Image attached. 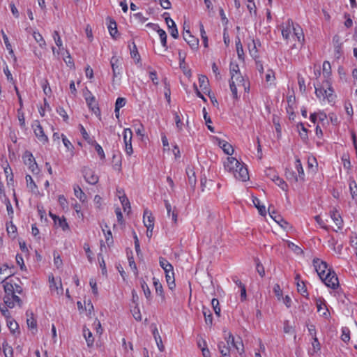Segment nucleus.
<instances>
[{
    "mask_svg": "<svg viewBox=\"0 0 357 357\" xmlns=\"http://www.w3.org/2000/svg\"><path fill=\"white\" fill-rule=\"evenodd\" d=\"M313 265L320 279L328 287L335 289L339 286V280L337 274L331 268L328 269L326 262L318 258L313 259Z\"/></svg>",
    "mask_w": 357,
    "mask_h": 357,
    "instance_id": "1",
    "label": "nucleus"
},
{
    "mask_svg": "<svg viewBox=\"0 0 357 357\" xmlns=\"http://www.w3.org/2000/svg\"><path fill=\"white\" fill-rule=\"evenodd\" d=\"M31 126L36 137L40 142L43 144L48 142V137L45 134L43 128L38 121H34Z\"/></svg>",
    "mask_w": 357,
    "mask_h": 357,
    "instance_id": "2",
    "label": "nucleus"
},
{
    "mask_svg": "<svg viewBox=\"0 0 357 357\" xmlns=\"http://www.w3.org/2000/svg\"><path fill=\"white\" fill-rule=\"evenodd\" d=\"M132 132L130 128H126L123 130V141L125 144V151L128 155H131L133 153L132 146Z\"/></svg>",
    "mask_w": 357,
    "mask_h": 357,
    "instance_id": "3",
    "label": "nucleus"
},
{
    "mask_svg": "<svg viewBox=\"0 0 357 357\" xmlns=\"http://www.w3.org/2000/svg\"><path fill=\"white\" fill-rule=\"evenodd\" d=\"M82 172L85 181L91 184L95 185L98 182V176L95 174L94 171L87 167H84Z\"/></svg>",
    "mask_w": 357,
    "mask_h": 357,
    "instance_id": "4",
    "label": "nucleus"
},
{
    "mask_svg": "<svg viewBox=\"0 0 357 357\" xmlns=\"http://www.w3.org/2000/svg\"><path fill=\"white\" fill-rule=\"evenodd\" d=\"M183 38L192 50L197 49L199 40L191 35L190 30H186L185 27L184 32L183 33Z\"/></svg>",
    "mask_w": 357,
    "mask_h": 357,
    "instance_id": "5",
    "label": "nucleus"
},
{
    "mask_svg": "<svg viewBox=\"0 0 357 357\" xmlns=\"http://www.w3.org/2000/svg\"><path fill=\"white\" fill-rule=\"evenodd\" d=\"M233 174L235 178L239 181H246L249 179L248 169L242 165H240Z\"/></svg>",
    "mask_w": 357,
    "mask_h": 357,
    "instance_id": "6",
    "label": "nucleus"
},
{
    "mask_svg": "<svg viewBox=\"0 0 357 357\" xmlns=\"http://www.w3.org/2000/svg\"><path fill=\"white\" fill-rule=\"evenodd\" d=\"M110 64L113 73V79L121 74V61L116 56H113L110 60Z\"/></svg>",
    "mask_w": 357,
    "mask_h": 357,
    "instance_id": "7",
    "label": "nucleus"
},
{
    "mask_svg": "<svg viewBox=\"0 0 357 357\" xmlns=\"http://www.w3.org/2000/svg\"><path fill=\"white\" fill-rule=\"evenodd\" d=\"M3 289L5 291V295L3 297L4 303L7 307H10L11 303H10V296H12L14 294V285L10 282H6L3 284Z\"/></svg>",
    "mask_w": 357,
    "mask_h": 357,
    "instance_id": "8",
    "label": "nucleus"
},
{
    "mask_svg": "<svg viewBox=\"0 0 357 357\" xmlns=\"http://www.w3.org/2000/svg\"><path fill=\"white\" fill-rule=\"evenodd\" d=\"M240 165L241 163L235 158L228 157L224 167L225 169L233 173Z\"/></svg>",
    "mask_w": 357,
    "mask_h": 357,
    "instance_id": "9",
    "label": "nucleus"
},
{
    "mask_svg": "<svg viewBox=\"0 0 357 357\" xmlns=\"http://www.w3.org/2000/svg\"><path fill=\"white\" fill-rule=\"evenodd\" d=\"M154 218L152 216L151 213L147 209L144 211V226L149 230L153 229L154 227Z\"/></svg>",
    "mask_w": 357,
    "mask_h": 357,
    "instance_id": "10",
    "label": "nucleus"
},
{
    "mask_svg": "<svg viewBox=\"0 0 357 357\" xmlns=\"http://www.w3.org/2000/svg\"><path fill=\"white\" fill-rule=\"evenodd\" d=\"M270 178L277 185H278L282 190H287V184L285 183V181L280 178L278 175L273 173L272 174H269Z\"/></svg>",
    "mask_w": 357,
    "mask_h": 357,
    "instance_id": "11",
    "label": "nucleus"
},
{
    "mask_svg": "<svg viewBox=\"0 0 357 357\" xmlns=\"http://www.w3.org/2000/svg\"><path fill=\"white\" fill-rule=\"evenodd\" d=\"M292 31L294 32L292 37L296 39L298 42L302 43L304 40V35L302 29L298 25L294 26L293 24Z\"/></svg>",
    "mask_w": 357,
    "mask_h": 357,
    "instance_id": "12",
    "label": "nucleus"
},
{
    "mask_svg": "<svg viewBox=\"0 0 357 357\" xmlns=\"http://www.w3.org/2000/svg\"><path fill=\"white\" fill-rule=\"evenodd\" d=\"M293 21L288 20L286 22V27L282 29V35L284 39L288 40L292 31Z\"/></svg>",
    "mask_w": 357,
    "mask_h": 357,
    "instance_id": "13",
    "label": "nucleus"
},
{
    "mask_svg": "<svg viewBox=\"0 0 357 357\" xmlns=\"http://www.w3.org/2000/svg\"><path fill=\"white\" fill-rule=\"evenodd\" d=\"M153 285H154V287L155 289L156 294L161 296L162 300L165 301V297L163 287H162V284L160 283L159 280L155 278H153Z\"/></svg>",
    "mask_w": 357,
    "mask_h": 357,
    "instance_id": "14",
    "label": "nucleus"
},
{
    "mask_svg": "<svg viewBox=\"0 0 357 357\" xmlns=\"http://www.w3.org/2000/svg\"><path fill=\"white\" fill-rule=\"evenodd\" d=\"M229 82H233L234 84H236V85H237L239 87H244L245 89L244 84V78L241 75V73L231 75V79L229 80Z\"/></svg>",
    "mask_w": 357,
    "mask_h": 357,
    "instance_id": "15",
    "label": "nucleus"
},
{
    "mask_svg": "<svg viewBox=\"0 0 357 357\" xmlns=\"http://www.w3.org/2000/svg\"><path fill=\"white\" fill-rule=\"evenodd\" d=\"M295 167L298 174V178L294 177L295 181H298V179H300L301 181H304V176H305L304 171H303V169L302 167L301 162L300 159H298V158H297L295 161Z\"/></svg>",
    "mask_w": 357,
    "mask_h": 357,
    "instance_id": "16",
    "label": "nucleus"
},
{
    "mask_svg": "<svg viewBox=\"0 0 357 357\" xmlns=\"http://www.w3.org/2000/svg\"><path fill=\"white\" fill-rule=\"evenodd\" d=\"M171 272L167 271L165 273V278L169 288L172 290L175 287V279L174 270L170 271Z\"/></svg>",
    "mask_w": 357,
    "mask_h": 357,
    "instance_id": "17",
    "label": "nucleus"
},
{
    "mask_svg": "<svg viewBox=\"0 0 357 357\" xmlns=\"http://www.w3.org/2000/svg\"><path fill=\"white\" fill-rule=\"evenodd\" d=\"M218 349L222 357H230V347L225 342L218 343Z\"/></svg>",
    "mask_w": 357,
    "mask_h": 357,
    "instance_id": "18",
    "label": "nucleus"
},
{
    "mask_svg": "<svg viewBox=\"0 0 357 357\" xmlns=\"http://www.w3.org/2000/svg\"><path fill=\"white\" fill-rule=\"evenodd\" d=\"M159 264L160 267L164 270L165 273L167 271L171 272L170 271L174 270L173 266L162 257L159 258Z\"/></svg>",
    "mask_w": 357,
    "mask_h": 357,
    "instance_id": "19",
    "label": "nucleus"
},
{
    "mask_svg": "<svg viewBox=\"0 0 357 357\" xmlns=\"http://www.w3.org/2000/svg\"><path fill=\"white\" fill-rule=\"evenodd\" d=\"M153 337L155 338V340L156 342V344H157V346L158 347V349L160 351H163L164 349H165V347L162 344V339H161V337L159 334V332L158 331V329L156 328H154V330L153 331Z\"/></svg>",
    "mask_w": 357,
    "mask_h": 357,
    "instance_id": "20",
    "label": "nucleus"
},
{
    "mask_svg": "<svg viewBox=\"0 0 357 357\" xmlns=\"http://www.w3.org/2000/svg\"><path fill=\"white\" fill-rule=\"evenodd\" d=\"M324 86H326V90L328 91V92H326V98H327L328 102H333L334 100V96L333 94V90L328 79H326L324 82Z\"/></svg>",
    "mask_w": 357,
    "mask_h": 357,
    "instance_id": "21",
    "label": "nucleus"
},
{
    "mask_svg": "<svg viewBox=\"0 0 357 357\" xmlns=\"http://www.w3.org/2000/svg\"><path fill=\"white\" fill-rule=\"evenodd\" d=\"M206 324L211 326L213 325V316L208 308L203 307L202 310Z\"/></svg>",
    "mask_w": 357,
    "mask_h": 357,
    "instance_id": "22",
    "label": "nucleus"
},
{
    "mask_svg": "<svg viewBox=\"0 0 357 357\" xmlns=\"http://www.w3.org/2000/svg\"><path fill=\"white\" fill-rule=\"evenodd\" d=\"M10 298V303L11 304L10 305V307H8L9 308H13L15 305H17L19 307H22V301L20 299V298L16 295V294H13L12 296H9Z\"/></svg>",
    "mask_w": 357,
    "mask_h": 357,
    "instance_id": "23",
    "label": "nucleus"
},
{
    "mask_svg": "<svg viewBox=\"0 0 357 357\" xmlns=\"http://www.w3.org/2000/svg\"><path fill=\"white\" fill-rule=\"evenodd\" d=\"M74 193L77 198H78L82 202H84L86 200V195L82 191L79 185L74 186Z\"/></svg>",
    "mask_w": 357,
    "mask_h": 357,
    "instance_id": "24",
    "label": "nucleus"
},
{
    "mask_svg": "<svg viewBox=\"0 0 357 357\" xmlns=\"http://www.w3.org/2000/svg\"><path fill=\"white\" fill-rule=\"evenodd\" d=\"M331 217L333 219L335 224L338 227V229L342 227V219L340 215L337 211L331 212Z\"/></svg>",
    "mask_w": 357,
    "mask_h": 357,
    "instance_id": "25",
    "label": "nucleus"
},
{
    "mask_svg": "<svg viewBox=\"0 0 357 357\" xmlns=\"http://www.w3.org/2000/svg\"><path fill=\"white\" fill-rule=\"evenodd\" d=\"M333 41L335 42L334 45L335 56L336 57V59H340L342 54V45L340 43H338L337 36H335L333 38Z\"/></svg>",
    "mask_w": 357,
    "mask_h": 357,
    "instance_id": "26",
    "label": "nucleus"
},
{
    "mask_svg": "<svg viewBox=\"0 0 357 357\" xmlns=\"http://www.w3.org/2000/svg\"><path fill=\"white\" fill-rule=\"evenodd\" d=\"M89 108L97 116H100V110L96 100L86 102Z\"/></svg>",
    "mask_w": 357,
    "mask_h": 357,
    "instance_id": "27",
    "label": "nucleus"
},
{
    "mask_svg": "<svg viewBox=\"0 0 357 357\" xmlns=\"http://www.w3.org/2000/svg\"><path fill=\"white\" fill-rule=\"evenodd\" d=\"M314 88H315V93L317 98H326V92H328L326 89H324V87L319 86V84H314Z\"/></svg>",
    "mask_w": 357,
    "mask_h": 357,
    "instance_id": "28",
    "label": "nucleus"
},
{
    "mask_svg": "<svg viewBox=\"0 0 357 357\" xmlns=\"http://www.w3.org/2000/svg\"><path fill=\"white\" fill-rule=\"evenodd\" d=\"M119 199L122 204L123 211L125 212L129 213L131 208H130V202H129L128 199L127 198V197L125 195H123L119 197Z\"/></svg>",
    "mask_w": 357,
    "mask_h": 357,
    "instance_id": "29",
    "label": "nucleus"
},
{
    "mask_svg": "<svg viewBox=\"0 0 357 357\" xmlns=\"http://www.w3.org/2000/svg\"><path fill=\"white\" fill-rule=\"evenodd\" d=\"M157 32L160 36L161 44L162 45V47L165 48V50H167L168 47H167V44L166 32L160 28L157 31Z\"/></svg>",
    "mask_w": 357,
    "mask_h": 357,
    "instance_id": "30",
    "label": "nucleus"
},
{
    "mask_svg": "<svg viewBox=\"0 0 357 357\" xmlns=\"http://www.w3.org/2000/svg\"><path fill=\"white\" fill-rule=\"evenodd\" d=\"M199 86L204 91V93L207 91L208 86V79L205 75H200L199 77Z\"/></svg>",
    "mask_w": 357,
    "mask_h": 357,
    "instance_id": "31",
    "label": "nucleus"
},
{
    "mask_svg": "<svg viewBox=\"0 0 357 357\" xmlns=\"http://www.w3.org/2000/svg\"><path fill=\"white\" fill-rule=\"evenodd\" d=\"M49 281H50V287L51 290H56L57 291V294H61L63 291V288L61 286V282H60V287H57L56 284L55 282L54 278L53 276L49 277Z\"/></svg>",
    "mask_w": 357,
    "mask_h": 357,
    "instance_id": "32",
    "label": "nucleus"
},
{
    "mask_svg": "<svg viewBox=\"0 0 357 357\" xmlns=\"http://www.w3.org/2000/svg\"><path fill=\"white\" fill-rule=\"evenodd\" d=\"M84 336L86 339L87 345L91 347L93 345L94 339L93 337L91 332L89 329H83Z\"/></svg>",
    "mask_w": 357,
    "mask_h": 357,
    "instance_id": "33",
    "label": "nucleus"
},
{
    "mask_svg": "<svg viewBox=\"0 0 357 357\" xmlns=\"http://www.w3.org/2000/svg\"><path fill=\"white\" fill-rule=\"evenodd\" d=\"M252 202H253L254 205L258 208L259 213L261 215H266V208L264 206L260 205V200L257 197H253Z\"/></svg>",
    "mask_w": 357,
    "mask_h": 357,
    "instance_id": "34",
    "label": "nucleus"
},
{
    "mask_svg": "<svg viewBox=\"0 0 357 357\" xmlns=\"http://www.w3.org/2000/svg\"><path fill=\"white\" fill-rule=\"evenodd\" d=\"M33 36L40 47L44 48L46 46L45 40L40 33L34 31Z\"/></svg>",
    "mask_w": 357,
    "mask_h": 357,
    "instance_id": "35",
    "label": "nucleus"
},
{
    "mask_svg": "<svg viewBox=\"0 0 357 357\" xmlns=\"http://www.w3.org/2000/svg\"><path fill=\"white\" fill-rule=\"evenodd\" d=\"M108 29L111 36L114 38H116V35L118 33L116 23L115 21H109V24L108 25Z\"/></svg>",
    "mask_w": 357,
    "mask_h": 357,
    "instance_id": "36",
    "label": "nucleus"
},
{
    "mask_svg": "<svg viewBox=\"0 0 357 357\" xmlns=\"http://www.w3.org/2000/svg\"><path fill=\"white\" fill-rule=\"evenodd\" d=\"M141 287L142 289H143L145 297L148 300H150L151 298V292L149 286L143 279L141 280Z\"/></svg>",
    "mask_w": 357,
    "mask_h": 357,
    "instance_id": "37",
    "label": "nucleus"
},
{
    "mask_svg": "<svg viewBox=\"0 0 357 357\" xmlns=\"http://www.w3.org/2000/svg\"><path fill=\"white\" fill-rule=\"evenodd\" d=\"M323 74L324 77L328 79L331 75V64L328 61H326L323 63Z\"/></svg>",
    "mask_w": 357,
    "mask_h": 357,
    "instance_id": "38",
    "label": "nucleus"
},
{
    "mask_svg": "<svg viewBox=\"0 0 357 357\" xmlns=\"http://www.w3.org/2000/svg\"><path fill=\"white\" fill-rule=\"evenodd\" d=\"M53 39L56 45V46L59 48V50H63V43L59 36V33L57 31H54L52 33Z\"/></svg>",
    "mask_w": 357,
    "mask_h": 357,
    "instance_id": "39",
    "label": "nucleus"
},
{
    "mask_svg": "<svg viewBox=\"0 0 357 357\" xmlns=\"http://www.w3.org/2000/svg\"><path fill=\"white\" fill-rule=\"evenodd\" d=\"M341 340L345 343L350 340V331L347 327H343L342 328Z\"/></svg>",
    "mask_w": 357,
    "mask_h": 357,
    "instance_id": "40",
    "label": "nucleus"
},
{
    "mask_svg": "<svg viewBox=\"0 0 357 357\" xmlns=\"http://www.w3.org/2000/svg\"><path fill=\"white\" fill-rule=\"evenodd\" d=\"M126 103V100L124 98H118L115 102V109L114 112L117 113L118 111L120 110L121 108L125 106Z\"/></svg>",
    "mask_w": 357,
    "mask_h": 357,
    "instance_id": "41",
    "label": "nucleus"
},
{
    "mask_svg": "<svg viewBox=\"0 0 357 357\" xmlns=\"http://www.w3.org/2000/svg\"><path fill=\"white\" fill-rule=\"evenodd\" d=\"M313 342H312V351H310V354L311 355H313L314 354L317 353L318 351L321 349L320 343L318 340V338L317 337L312 338Z\"/></svg>",
    "mask_w": 357,
    "mask_h": 357,
    "instance_id": "42",
    "label": "nucleus"
},
{
    "mask_svg": "<svg viewBox=\"0 0 357 357\" xmlns=\"http://www.w3.org/2000/svg\"><path fill=\"white\" fill-rule=\"evenodd\" d=\"M57 225L62 228L63 231L68 230L69 229V226L68 222H66V218L63 216L61 218L59 217L56 220Z\"/></svg>",
    "mask_w": 357,
    "mask_h": 357,
    "instance_id": "43",
    "label": "nucleus"
},
{
    "mask_svg": "<svg viewBox=\"0 0 357 357\" xmlns=\"http://www.w3.org/2000/svg\"><path fill=\"white\" fill-rule=\"evenodd\" d=\"M133 48L130 49V55L131 57L134 59H135L136 63H139L140 61V55L138 52L137 48L136 47V45L134 42H132Z\"/></svg>",
    "mask_w": 357,
    "mask_h": 357,
    "instance_id": "44",
    "label": "nucleus"
},
{
    "mask_svg": "<svg viewBox=\"0 0 357 357\" xmlns=\"http://www.w3.org/2000/svg\"><path fill=\"white\" fill-rule=\"evenodd\" d=\"M297 289L298 291L303 295V296L307 297L308 294L307 292V288L305 287V283L302 282H297Z\"/></svg>",
    "mask_w": 357,
    "mask_h": 357,
    "instance_id": "45",
    "label": "nucleus"
},
{
    "mask_svg": "<svg viewBox=\"0 0 357 357\" xmlns=\"http://www.w3.org/2000/svg\"><path fill=\"white\" fill-rule=\"evenodd\" d=\"M24 163L27 165H31V163L35 162V159L32 155V153L29 151H26L23 156Z\"/></svg>",
    "mask_w": 357,
    "mask_h": 357,
    "instance_id": "46",
    "label": "nucleus"
},
{
    "mask_svg": "<svg viewBox=\"0 0 357 357\" xmlns=\"http://www.w3.org/2000/svg\"><path fill=\"white\" fill-rule=\"evenodd\" d=\"M7 326L10 332L14 334L15 331L18 329V324L14 320H7Z\"/></svg>",
    "mask_w": 357,
    "mask_h": 357,
    "instance_id": "47",
    "label": "nucleus"
},
{
    "mask_svg": "<svg viewBox=\"0 0 357 357\" xmlns=\"http://www.w3.org/2000/svg\"><path fill=\"white\" fill-rule=\"evenodd\" d=\"M61 137L65 147L73 153L74 146L72 143L66 138L63 134L61 135Z\"/></svg>",
    "mask_w": 357,
    "mask_h": 357,
    "instance_id": "48",
    "label": "nucleus"
},
{
    "mask_svg": "<svg viewBox=\"0 0 357 357\" xmlns=\"http://www.w3.org/2000/svg\"><path fill=\"white\" fill-rule=\"evenodd\" d=\"M211 305L213 310L217 316L220 314V307H219V301L216 298H213L211 301Z\"/></svg>",
    "mask_w": 357,
    "mask_h": 357,
    "instance_id": "49",
    "label": "nucleus"
},
{
    "mask_svg": "<svg viewBox=\"0 0 357 357\" xmlns=\"http://www.w3.org/2000/svg\"><path fill=\"white\" fill-rule=\"evenodd\" d=\"M17 118H18L20 126L22 128H24L25 127L26 123H25L24 114L22 112V110H21V109H17Z\"/></svg>",
    "mask_w": 357,
    "mask_h": 357,
    "instance_id": "50",
    "label": "nucleus"
},
{
    "mask_svg": "<svg viewBox=\"0 0 357 357\" xmlns=\"http://www.w3.org/2000/svg\"><path fill=\"white\" fill-rule=\"evenodd\" d=\"M203 114H204V118L205 119L206 124L207 125L208 129L210 131L213 132H214V128L212 127L211 125H209V123H211V118L208 116L207 112H206L205 108L203 109Z\"/></svg>",
    "mask_w": 357,
    "mask_h": 357,
    "instance_id": "51",
    "label": "nucleus"
},
{
    "mask_svg": "<svg viewBox=\"0 0 357 357\" xmlns=\"http://www.w3.org/2000/svg\"><path fill=\"white\" fill-rule=\"evenodd\" d=\"M5 202H6L8 215L10 217V218L12 219L13 217L14 211H13V208L12 207L11 203H10L9 199L7 197L6 198Z\"/></svg>",
    "mask_w": 357,
    "mask_h": 357,
    "instance_id": "52",
    "label": "nucleus"
},
{
    "mask_svg": "<svg viewBox=\"0 0 357 357\" xmlns=\"http://www.w3.org/2000/svg\"><path fill=\"white\" fill-rule=\"evenodd\" d=\"M3 39L6 47V49L8 50L9 54L13 55L14 52L12 49V46L9 42L8 36L3 32Z\"/></svg>",
    "mask_w": 357,
    "mask_h": 357,
    "instance_id": "53",
    "label": "nucleus"
},
{
    "mask_svg": "<svg viewBox=\"0 0 357 357\" xmlns=\"http://www.w3.org/2000/svg\"><path fill=\"white\" fill-rule=\"evenodd\" d=\"M200 33H201V37L203 40L204 47H208V37L204 31V26L202 24H200Z\"/></svg>",
    "mask_w": 357,
    "mask_h": 357,
    "instance_id": "54",
    "label": "nucleus"
},
{
    "mask_svg": "<svg viewBox=\"0 0 357 357\" xmlns=\"http://www.w3.org/2000/svg\"><path fill=\"white\" fill-rule=\"evenodd\" d=\"M350 193L353 199L357 197V185L355 181H352L349 184Z\"/></svg>",
    "mask_w": 357,
    "mask_h": 357,
    "instance_id": "55",
    "label": "nucleus"
},
{
    "mask_svg": "<svg viewBox=\"0 0 357 357\" xmlns=\"http://www.w3.org/2000/svg\"><path fill=\"white\" fill-rule=\"evenodd\" d=\"M236 51H237V54H238V58L243 59V46H242V44H241L239 38L238 39L237 41H236Z\"/></svg>",
    "mask_w": 357,
    "mask_h": 357,
    "instance_id": "56",
    "label": "nucleus"
},
{
    "mask_svg": "<svg viewBox=\"0 0 357 357\" xmlns=\"http://www.w3.org/2000/svg\"><path fill=\"white\" fill-rule=\"evenodd\" d=\"M229 70L231 75L240 73L238 65L236 63L231 62L229 65Z\"/></svg>",
    "mask_w": 357,
    "mask_h": 357,
    "instance_id": "57",
    "label": "nucleus"
},
{
    "mask_svg": "<svg viewBox=\"0 0 357 357\" xmlns=\"http://www.w3.org/2000/svg\"><path fill=\"white\" fill-rule=\"evenodd\" d=\"M162 16L165 18V22H166L168 28H172V26L176 25L174 21L172 19H171L170 17L169 16V13H165L162 15Z\"/></svg>",
    "mask_w": 357,
    "mask_h": 357,
    "instance_id": "58",
    "label": "nucleus"
},
{
    "mask_svg": "<svg viewBox=\"0 0 357 357\" xmlns=\"http://www.w3.org/2000/svg\"><path fill=\"white\" fill-rule=\"evenodd\" d=\"M188 176V181L190 185L194 186L196 184V177L195 172L190 169V172H187Z\"/></svg>",
    "mask_w": 357,
    "mask_h": 357,
    "instance_id": "59",
    "label": "nucleus"
},
{
    "mask_svg": "<svg viewBox=\"0 0 357 357\" xmlns=\"http://www.w3.org/2000/svg\"><path fill=\"white\" fill-rule=\"evenodd\" d=\"M31 317L29 318H27L26 319V324L29 328L32 329H36L37 324L36 321L33 317V313L31 312Z\"/></svg>",
    "mask_w": 357,
    "mask_h": 357,
    "instance_id": "60",
    "label": "nucleus"
},
{
    "mask_svg": "<svg viewBox=\"0 0 357 357\" xmlns=\"http://www.w3.org/2000/svg\"><path fill=\"white\" fill-rule=\"evenodd\" d=\"M222 149L224 153L228 155H231L234 151L232 146L229 143L224 144V147H222Z\"/></svg>",
    "mask_w": 357,
    "mask_h": 357,
    "instance_id": "61",
    "label": "nucleus"
},
{
    "mask_svg": "<svg viewBox=\"0 0 357 357\" xmlns=\"http://www.w3.org/2000/svg\"><path fill=\"white\" fill-rule=\"evenodd\" d=\"M288 248L298 255L303 253L302 249L292 242H288Z\"/></svg>",
    "mask_w": 357,
    "mask_h": 357,
    "instance_id": "62",
    "label": "nucleus"
},
{
    "mask_svg": "<svg viewBox=\"0 0 357 357\" xmlns=\"http://www.w3.org/2000/svg\"><path fill=\"white\" fill-rule=\"evenodd\" d=\"M7 232L8 234L13 235V237L16 235L17 227L12 222H10L9 225L7 224Z\"/></svg>",
    "mask_w": 357,
    "mask_h": 357,
    "instance_id": "63",
    "label": "nucleus"
},
{
    "mask_svg": "<svg viewBox=\"0 0 357 357\" xmlns=\"http://www.w3.org/2000/svg\"><path fill=\"white\" fill-rule=\"evenodd\" d=\"M234 349H236L237 352L242 355L244 353V347L241 340L240 342H236L234 345L232 346Z\"/></svg>",
    "mask_w": 357,
    "mask_h": 357,
    "instance_id": "64",
    "label": "nucleus"
}]
</instances>
